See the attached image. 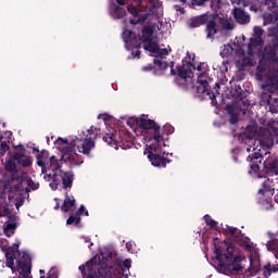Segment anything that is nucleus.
I'll list each match as a JSON object with an SVG mask.
<instances>
[{
	"mask_svg": "<svg viewBox=\"0 0 278 278\" xmlns=\"http://www.w3.org/2000/svg\"><path fill=\"white\" fill-rule=\"evenodd\" d=\"M3 188L7 190V192H12V186L10 185V181L4 182Z\"/></svg>",
	"mask_w": 278,
	"mask_h": 278,
	"instance_id": "nucleus-49",
	"label": "nucleus"
},
{
	"mask_svg": "<svg viewBox=\"0 0 278 278\" xmlns=\"http://www.w3.org/2000/svg\"><path fill=\"white\" fill-rule=\"evenodd\" d=\"M215 255L220 270L230 273V275H238L242 270L244 256L236 253V247L232 243L224 241L215 245Z\"/></svg>",
	"mask_w": 278,
	"mask_h": 278,
	"instance_id": "nucleus-2",
	"label": "nucleus"
},
{
	"mask_svg": "<svg viewBox=\"0 0 278 278\" xmlns=\"http://www.w3.org/2000/svg\"><path fill=\"white\" fill-rule=\"evenodd\" d=\"M225 111L230 116L229 123L230 125H238V110L236 109V105L233 104H227L225 108Z\"/></svg>",
	"mask_w": 278,
	"mask_h": 278,
	"instance_id": "nucleus-28",
	"label": "nucleus"
},
{
	"mask_svg": "<svg viewBox=\"0 0 278 278\" xmlns=\"http://www.w3.org/2000/svg\"><path fill=\"white\" fill-rule=\"evenodd\" d=\"M129 268H131V260H125L122 263V267L117 270L118 278H129ZM79 270L83 278H115L116 270L109 267L108 264L102 263L101 265L94 262V258L88 261L85 265L79 266Z\"/></svg>",
	"mask_w": 278,
	"mask_h": 278,
	"instance_id": "nucleus-3",
	"label": "nucleus"
},
{
	"mask_svg": "<svg viewBox=\"0 0 278 278\" xmlns=\"http://www.w3.org/2000/svg\"><path fill=\"white\" fill-rule=\"evenodd\" d=\"M157 54L159 55H168V50H166V49L160 50V48H159V53Z\"/></svg>",
	"mask_w": 278,
	"mask_h": 278,
	"instance_id": "nucleus-54",
	"label": "nucleus"
},
{
	"mask_svg": "<svg viewBox=\"0 0 278 278\" xmlns=\"http://www.w3.org/2000/svg\"><path fill=\"white\" fill-rule=\"evenodd\" d=\"M92 247H94V243L90 242V244L88 245V249H92Z\"/></svg>",
	"mask_w": 278,
	"mask_h": 278,
	"instance_id": "nucleus-62",
	"label": "nucleus"
},
{
	"mask_svg": "<svg viewBox=\"0 0 278 278\" xmlns=\"http://www.w3.org/2000/svg\"><path fill=\"white\" fill-rule=\"evenodd\" d=\"M194 70V64L190 61L182 60V65L177 66V71L173 67L170 70L172 75H178L181 79H188L190 77V71Z\"/></svg>",
	"mask_w": 278,
	"mask_h": 278,
	"instance_id": "nucleus-14",
	"label": "nucleus"
},
{
	"mask_svg": "<svg viewBox=\"0 0 278 278\" xmlns=\"http://www.w3.org/2000/svg\"><path fill=\"white\" fill-rule=\"evenodd\" d=\"M71 207H75V197L68 195V192H65V199L61 206V211L68 213L71 212Z\"/></svg>",
	"mask_w": 278,
	"mask_h": 278,
	"instance_id": "nucleus-31",
	"label": "nucleus"
},
{
	"mask_svg": "<svg viewBox=\"0 0 278 278\" xmlns=\"http://www.w3.org/2000/svg\"><path fill=\"white\" fill-rule=\"evenodd\" d=\"M195 92L198 94H206V97H210L212 103H216V94L212 93V88L210 87V83L207 80L198 79Z\"/></svg>",
	"mask_w": 278,
	"mask_h": 278,
	"instance_id": "nucleus-16",
	"label": "nucleus"
},
{
	"mask_svg": "<svg viewBox=\"0 0 278 278\" xmlns=\"http://www.w3.org/2000/svg\"><path fill=\"white\" fill-rule=\"evenodd\" d=\"M43 179H46V181H51V179H52V181H53V174H46L43 176Z\"/></svg>",
	"mask_w": 278,
	"mask_h": 278,
	"instance_id": "nucleus-52",
	"label": "nucleus"
},
{
	"mask_svg": "<svg viewBox=\"0 0 278 278\" xmlns=\"http://www.w3.org/2000/svg\"><path fill=\"white\" fill-rule=\"evenodd\" d=\"M103 141L106 142L110 147H115V149H131V142L129 141V135L114 129L110 130L103 137Z\"/></svg>",
	"mask_w": 278,
	"mask_h": 278,
	"instance_id": "nucleus-6",
	"label": "nucleus"
},
{
	"mask_svg": "<svg viewBox=\"0 0 278 278\" xmlns=\"http://www.w3.org/2000/svg\"><path fill=\"white\" fill-rule=\"evenodd\" d=\"M54 210H60V204H56V205L54 206Z\"/></svg>",
	"mask_w": 278,
	"mask_h": 278,
	"instance_id": "nucleus-63",
	"label": "nucleus"
},
{
	"mask_svg": "<svg viewBox=\"0 0 278 278\" xmlns=\"http://www.w3.org/2000/svg\"><path fill=\"white\" fill-rule=\"evenodd\" d=\"M153 68H155V66H153V64H149L148 66H143L142 71H144L147 73L149 71H153Z\"/></svg>",
	"mask_w": 278,
	"mask_h": 278,
	"instance_id": "nucleus-51",
	"label": "nucleus"
},
{
	"mask_svg": "<svg viewBox=\"0 0 278 278\" xmlns=\"http://www.w3.org/2000/svg\"><path fill=\"white\" fill-rule=\"evenodd\" d=\"M116 2L118 3V5H125V0H116Z\"/></svg>",
	"mask_w": 278,
	"mask_h": 278,
	"instance_id": "nucleus-57",
	"label": "nucleus"
},
{
	"mask_svg": "<svg viewBox=\"0 0 278 278\" xmlns=\"http://www.w3.org/2000/svg\"><path fill=\"white\" fill-rule=\"evenodd\" d=\"M110 14L113 18H123L127 14V10L123 7L112 4L110 8Z\"/></svg>",
	"mask_w": 278,
	"mask_h": 278,
	"instance_id": "nucleus-30",
	"label": "nucleus"
},
{
	"mask_svg": "<svg viewBox=\"0 0 278 278\" xmlns=\"http://www.w3.org/2000/svg\"><path fill=\"white\" fill-rule=\"evenodd\" d=\"M267 103L269 105V112H271V114H277L278 113L277 106L270 104V100H267Z\"/></svg>",
	"mask_w": 278,
	"mask_h": 278,
	"instance_id": "nucleus-43",
	"label": "nucleus"
},
{
	"mask_svg": "<svg viewBox=\"0 0 278 278\" xmlns=\"http://www.w3.org/2000/svg\"><path fill=\"white\" fill-rule=\"evenodd\" d=\"M85 216H89V213H88V211L85 208Z\"/></svg>",
	"mask_w": 278,
	"mask_h": 278,
	"instance_id": "nucleus-64",
	"label": "nucleus"
},
{
	"mask_svg": "<svg viewBox=\"0 0 278 278\" xmlns=\"http://www.w3.org/2000/svg\"><path fill=\"white\" fill-rule=\"evenodd\" d=\"M58 141L61 142L62 144H67L66 147H70L71 144V142H68V139L59 138Z\"/></svg>",
	"mask_w": 278,
	"mask_h": 278,
	"instance_id": "nucleus-53",
	"label": "nucleus"
},
{
	"mask_svg": "<svg viewBox=\"0 0 278 278\" xmlns=\"http://www.w3.org/2000/svg\"><path fill=\"white\" fill-rule=\"evenodd\" d=\"M4 168L8 173H11L10 180L14 181V179H18V169H16V163L14 161H7Z\"/></svg>",
	"mask_w": 278,
	"mask_h": 278,
	"instance_id": "nucleus-29",
	"label": "nucleus"
},
{
	"mask_svg": "<svg viewBox=\"0 0 278 278\" xmlns=\"http://www.w3.org/2000/svg\"><path fill=\"white\" fill-rule=\"evenodd\" d=\"M271 3V8H277V1L275 0H265V5H270Z\"/></svg>",
	"mask_w": 278,
	"mask_h": 278,
	"instance_id": "nucleus-48",
	"label": "nucleus"
},
{
	"mask_svg": "<svg viewBox=\"0 0 278 278\" xmlns=\"http://www.w3.org/2000/svg\"><path fill=\"white\" fill-rule=\"evenodd\" d=\"M278 43L265 46L263 59L256 67V79L265 81L268 92H273L278 84Z\"/></svg>",
	"mask_w": 278,
	"mask_h": 278,
	"instance_id": "nucleus-1",
	"label": "nucleus"
},
{
	"mask_svg": "<svg viewBox=\"0 0 278 278\" xmlns=\"http://www.w3.org/2000/svg\"><path fill=\"white\" fill-rule=\"evenodd\" d=\"M218 22H216V18L212 17L211 20L208 18L206 22V27H205V34L207 40H214V36L218 34Z\"/></svg>",
	"mask_w": 278,
	"mask_h": 278,
	"instance_id": "nucleus-20",
	"label": "nucleus"
},
{
	"mask_svg": "<svg viewBox=\"0 0 278 278\" xmlns=\"http://www.w3.org/2000/svg\"><path fill=\"white\" fill-rule=\"evenodd\" d=\"M33 151L34 153H40V150H38V148H34Z\"/></svg>",
	"mask_w": 278,
	"mask_h": 278,
	"instance_id": "nucleus-59",
	"label": "nucleus"
},
{
	"mask_svg": "<svg viewBox=\"0 0 278 278\" xmlns=\"http://www.w3.org/2000/svg\"><path fill=\"white\" fill-rule=\"evenodd\" d=\"M10 242L7 239H0V249L5 254L7 266L14 270V260H16V254L18 253V247H21V242L9 245Z\"/></svg>",
	"mask_w": 278,
	"mask_h": 278,
	"instance_id": "nucleus-9",
	"label": "nucleus"
},
{
	"mask_svg": "<svg viewBox=\"0 0 278 278\" xmlns=\"http://www.w3.org/2000/svg\"><path fill=\"white\" fill-rule=\"evenodd\" d=\"M76 149H78V152L83 153V155H90V152L94 149L93 137L87 136L84 140L75 137L70 146L63 148L62 160L72 166H81L84 159H81V155L77 154Z\"/></svg>",
	"mask_w": 278,
	"mask_h": 278,
	"instance_id": "nucleus-4",
	"label": "nucleus"
},
{
	"mask_svg": "<svg viewBox=\"0 0 278 278\" xmlns=\"http://www.w3.org/2000/svg\"><path fill=\"white\" fill-rule=\"evenodd\" d=\"M52 173H56V177L62 181L63 190L73 188L74 176L72 172H64L61 168L54 169Z\"/></svg>",
	"mask_w": 278,
	"mask_h": 278,
	"instance_id": "nucleus-15",
	"label": "nucleus"
},
{
	"mask_svg": "<svg viewBox=\"0 0 278 278\" xmlns=\"http://www.w3.org/2000/svg\"><path fill=\"white\" fill-rule=\"evenodd\" d=\"M61 180L60 177H58V172H53V182L50 184L51 190H58V186H60Z\"/></svg>",
	"mask_w": 278,
	"mask_h": 278,
	"instance_id": "nucleus-38",
	"label": "nucleus"
},
{
	"mask_svg": "<svg viewBox=\"0 0 278 278\" xmlns=\"http://www.w3.org/2000/svg\"><path fill=\"white\" fill-rule=\"evenodd\" d=\"M48 278H59L58 270L51 269V270L48 273Z\"/></svg>",
	"mask_w": 278,
	"mask_h": 278,
	"instance_id": "nucleus-45",
	"label": "nucleus"
},
{
	"mask_svg": "<svg viewBox=\"0 0 278 278\" xmlns=\"http://www.w3.org/2000/svg\"><path fill=\"white\" fill-rule=\"evenodd\" d=\"M264 47V39L261 37H252L250 38V42L248 45V55H253L257 53L260 49Z\"/></svg>",
	"mask_w": 278,
	"mask_h": 278,
	"instance_id": "nucleus-23",
	"label": "nucleus"
},
{
	"mask_svg": "<svg viewBox=\"0 0 278 278\" xmlns=\"http://www.w3.org/2000/svg\"><path fill=\"white\" fill-rule=\"evenodd\" d=\"M42 175H47V170H51V164L40 166Z\"/></svg>",
	"mask_w": 278,
	"mask_h": 278,
	"instance_id": "nucleus-44",
	"label": "nucleus"
},
{
	"mask_svg": "<svg viewBox=\"0 0 278 278\" xmlns=\"http://www.w3.org/2000/svg\"><path fill=\"white\" fill-rule=\"evenodd\" d=\"M137 125L143 129L146 134L150 135V140H154V142H164V135L155 121L141 118L137 121Z\"/></svg>",
	"mask_w": 278,
	"mask_h": 278,
	"instance_id": "nucleus-7",
	"label": "nucleus"
},
{
	"mask_svg": "<svg viewBox=\"0 0 278 278\" xmlns=\"http://www.w3.org/2000/svg\"><path fill=\"white\" fill-rule=\"evenodd\" d=\"M205 1L210 0H192V5H203Z\"/></svg>",
	"mask_w": 278,
	"mask_h": 278,
	"instance_id": "nucleus-47",
	"label": "nucleus"
},
{
	"mask_svg": "<svg viewBox=\"0 0 278 278\" xmlns=\"http://www.w3.org/2000/svg\"><path fill=\"white\" fill-rule=\"evenodd\" d=\"M83 239H85V242H90V238L88 237H83Z\"/></svg>",
	"mask_w": 278,
	"mask_h": 278,
	"instance_id": "nucleus-60",
	"label": "nucleus"
},
{
	"mask_svg": "<svg viewBox=\"0 0 278 278\" xmlns=\"http://www.w3.org/2000/svg\"><path fill=\"white\" fill-rule=\"evenodd\" d=\"M154 64L157 66L161 71H166L168 68V62L163 61L162 56H157L154 59Z\"/></svg>",
	"mask_w": 278,
	"mask_h": 278,
	"instance_id": "nucleus-36",
	"label": "nucleus"
},
{
	"mask_svg": "<svg viewBox=\"0 0 278 278\" xmlns=\"http://www.w3.org/2000/svg\"><path fill=\"white\" fill-rule=\"evenodd\" d=\"M266 249L267 251H269L275 255L276 260H278V240L277 239H271L270 241H268L266 243Z\"/></svg>",
	"mask_w": 278,
	"mask_h": 278,
	"instance_id": "nucleus-35",
	"label": "nucleus"
},
{
	"mask_svg": "<svg viewBox=\"0 0 278 278\" xmlns=\"http://www.w3.org/2000/svg\"><path fill=\"white\" fill-rule=\"evenodd\" d=\"M8 151H10V146L8 144V142H1L0 144V155L1 157H3V155H5V153H8Z\"/></svg>",
	"mask_w": 278,
	"mask_h": 278,
	"instance_id": "nucleus-40",
	"label": "nucleus"
},
{
	"mask_svg": "<svg viewBox=\"0 0 278 278\" xmlns=\"http://www.w3.org/2000/svg\"><path fill=\"white\" fill-rule=\"evenodd\" d=\"M263 166L267 175H278V162L274 159H267L264 161Z\"/></svg>",
	"mask_w": 278,
	"mask_h": 278,
	"instance_id": "nucleus-25",
	"label": "nucleus"
},
{
	"mask_svg": "<svg viewBox=\"0 0 278 278\" xmlns=\"http://www.w3.org/2000/svg\"><path fill=\"white\" fill-rule=\"evenodd\" d=\"M250 12H254L255 14H257V12H260V7H257V4H251Z\"/></svg>",
	"mask_w": 278,
	"mask_h": 278,
	"instance_id": "nucleus-46",
	"label": "nucleus"
},
{
	"mask_svg": "<svg viewBox=\"0 0 278 278\" xmlns=\"http://www.w3.org/2000/svg\"><path fill=\"white\" fill-rule=\"evenodd\" d=\"M142 43L143 49L149 51V53H160V46L154 42L153 38H146L143 41H141V45Z\"/></svg>",
	"mask_w": 278,
	"mask_h": 278,
	"instance_id": "nucleus-26",
	"label": "nucleus"
},
{
	"mask_svg": "<svg viewBox=\"0 0 278 278\" xmlns=\"http://www.w3.org/2000/svg\"><path fill=\"white\" fill-rule=\"evenodd\" d=\"M247 277H255L257 273H262L263 276H258L257 278H268L273 273H278V264L270 265V263H267L263 268H260V261L253 258H250V268L248 269Z\"/></svg>",
	"mask_w": 278,
	"mask_h": 278,
	"instance_id": "nucleus-8",
	"label": "nucleus"
},
{
	"mask_svg": "<svg viewBox=\"0 0 278 278\" xmlns=\"http://www.w3.org/2000/svg\"><path fill=\"white\" fill-rule=\"evenodd\" d=\"M162 147L161 142L151 143L149 149V161L151 162L152 166H156L157 168H166V164H170V160L160 155L156 151Z\"/></svg>",
	"mask_w": 278,
	"mask_h": 278,
	"instance_id": "nucleus-10",
	"label": "nucleus"
},
{
	"mask_svg": "<svg viewBox=\"0 0 278 278\" xmlns=\"http://www.w3.org/2000/svg\"><path fill=\"white\" fill-rule=\"evenodd\" d=\"M127 10L130 14L134 15V18L130 20V25H138V23H143V21L149 18L148 14H140L138 8L134 5H128Z\"/></svg>",
	"mask_w": 278,
	"mask_h": 278,
	"instance_id": "nucleus-22",
	"label": "nucleus"
},
{
	"mask_svg": "<svg viewBox=\"0 0 278 278\" xmlns=\"http://www.w3.org/2000/svg\"><path fill=\"white\" fill-rule=\"evenodd\" d=\"M123 40L126 45H129V47H136V43L138 41L135 42L134 38H136V35H134V33L129 29H125L123 31ZM135 42V43H134Z\"/></svg>",
	"mask_w": 278,
	"mask_h": 278,
	"instance_id": "nucleus-33",
	"label": "nucleus"
},
{
	"mask_svg": "<svg viewBox=\"0 0 278 278\" xmlns=\"http://www.w3.org/2000/svg\"><path fill=\"white\" fill-rule=\"evenodd\" d=\"M14 215H11L10 217H9V220H11V223H12V220H14Z\"/></svg>",
	"mask_w": 278,
	"mask_h": 278,
	"instance_id": "nucleus-61",
	"label": "nucleus"
},
{
	"mask_svg": "<svg viewBox=\"0 0 278 278\" xmlns=\"http://www.w3.org/2000/svg\"><path fill=\"white\" fill-rule=\"evenodd\" d=\"M204 220H205V224L211 228V229H215L216 231V227H218V222L214 220L212 218V216L210 215H204Z\"/></svg>",
	"mask_w": 278,
	"mask_h": 278,
	"instance_id": "nucleus-37",
	"label": "nucleus"
},
{
	"mask_svg": "<svg viewBox=\"0 0 278 278\" xmlns=\"http://www.w3.org/2000/svg\"><path fill=\"white\" fill-rule=\"evenodd\" d=\"M153 36V28L146 26L142 28V38H139L138 42L135 45V49H140L142 47V41L146 38H151Z\"/></svg>",
	"mask_w": 278,
	"mask_h": 278,
	"instance_id": "nucleus-32",
	"label": "nucleus"
},
{
	"mask_svg": "<svg viewBox=\"0 0 278 278\" xmlns=\"http://www.w3.org/2000/svg\"><path fill=\"white\" fill-rule=\"evenodd\" d=\"M257 140L262 149H273V147H275V137L273 132L266 128L260 129Z\"/></svg>",
	"mask_w": 278,
	"mask_h": 278,
	"instance_id": "nucleus-13",
	"label": "nucleus"
},
{
	"mask_svg": "<svg viewBox=\"0 0 278 278\" xmlns=\"http://www.w3.org/2000/svg\"><path fill=\"white\" fill-rule=\"evenodd\" d=\"M225 233L231 236V238H235V240H237L241 247L251 249V239H249V237H244V235H242V230H239L236 227L226 226Z\"/></svg>",
	"mask_w": 278,
	"mask_h": 278,
	"instance_id": "nucleus-12",
	"label": "nucleus"
},
{
	"mask_svg": "<svg viewBox=\"0 0 278 278\" xmlns=\"http://www.w3.org/2000/svg\"><path fill=\"white\" fill-rule=\"evenodd\" d=\"M51 166L52 173L54 170H58V168H61L60 160H58L55 156L49 157V151L42 150L38 155H37V165L39 166Z\"/></svg>",
	"mask_w": 278,
	"mask_h": 278,
	"instance_id": "nucleus-11",
	"label": "nucleus"
},
{
	"mask_svg": "<svg viewBox=\"0 0 278 278\" xmlns=\"http://www.w3.org/2000/svg\"><path fill=\"white\" fill-rule=\"evenodd\" d=\"M21 152H14L13 160H15L17 164H21L23 168H29V166H31V157L25 155V148H23V146H21Z\"/></svg>",
	"mask_w": 278,
	"mask_h": 278,
	"instance_id": "nucleus-21",
	"label": "nucleus"
},
{
	"mask_svg": "<svg viewBox=\"0 0 278 278\" xmlns=\"http://www.w3.org/2000/svg\"><path fill=\"white\" fill-rule=\"evenodd\" d=\"M274 201H275V203H277V205H278V193L274 197Z\"/></svg>",
	"mask_w": 278,
	"mask_h": 278,
	"instance_id": "nucleus-58",
	"label": "nucleus"
},
{
	"mask_svg": "<svg viewBox=\"0 0 278 278\" xmlns=\"http://www.w3.org/2000/svg\"><path fill=\"white\" fill-rule=\"evenodd\" d=\"M16 223H10L7 222L3 226V232L7 236V238H12V236H14V233H16Z\"/></svg>",
	"mask_w": 278,
	"mask_h": 278,
	"instance_id": "nucleus-34",
	"label": "nucleus"
},
{
	"mask_svg": "<svg viewBox=\"0 0 278 278\" xmlns=\"http://www.w3.org/2000/svg\"><path fill=\"white\" fill-rule=\"evenodd\" d=\"M248 162H250V168L254 175L260 174V165L262 164V160H264V156L260 152H254L248 156Z\"/></svg>",
	"mask_w": 278,
	"mask_h": 278,
	"instance_id": "nucleus-17",
	"label": "nucleus"
},
{
	"mask_svg": "<svg viewBox=\"0 0 278 278\" xmlns=\"http://www.w3.org/2000/svg\"><path fill=\"white\" fill-rule=\"evenodd\" d=\"M135 58H137L138 60H140V50H136V51H135Z\"/></svg>",
	"mask_w": 278,
	"mask_h": 278,
	"instance_id": "nucleus-56",
	"label": "nucleus"
},
{
	"mask_svg": "<svg viewBox=\"0 0 278 278\" xmlns=\"http://www.w3.org/2000/svg\"><path fill=\"white\" fill-rule=\"evenodd\" d=\"M163 131H164V134H166V136H170V134L175 132V127H173L170 124H166L163 127Z\"/></svg>",
	"mask_w": 278,
	"mask_h": 278,
	"instance_id": "nucleus-42",
	"label": "nucleus"
},
{
	"mask_svg": "<svg viewBox=\"0 0 278 278\" xmlns=\"http://www.w3.org/2000/svg\"><path fill=\"white\" fill-rule=\"evenodd\" d=\"M85 212H86V206L81 204L78 211L70 214V217L66 220V225L75 224L76 227H81V216H84Z\"/></svg>",
	"mask_w": 278,
	"mask_h": 278,
	"instance_id": "nucleus-19",
	"label": "nucleus"
},
{
	"mask_svg": "<svg viewBox=\"0 0 278 278\" xmlns=\"http://www.w3.org/2000/svg\"><path fill=\"white\" fill-rule=\"evenodd\" d=\"M232 14L236 23H239V25L251 23V15L241 8H235Z\"/></svg>",
	"mask_w": 278,
	"mask_h": 278,
	"instance_id": "nucleus-18",
	"label": "nucleus"
},
{
	"mask_svg": "<svg viewBox=\"0 0 278 278\" xmlns=\"http://www.w3.org/2000/svg\"><path fill=\"white\" fill-rule=\"evenodd\" d=\"M210 20V15L202 14L190 18V27L197 28L201 27V25H206Z\"/></svg>",
	"mask_w": 278,
	"mask_h": 278,
	"instance_id": "nucleus-27",
	"label": "nucleus"
},
{
	"mask_svg": "<svg viewBox=\"0 0 278 278\" xmlns=\"http://www.w3.org/2000/svg\"><path fill=\"white\" fill-rule=\"evenodd\" d=\"M28 186L31 188V190H38V188H40V185L34 181L29 182Z\"/></svg>",
	"mask_w": 278,
	"mask_h": 278,
	"instance_id": "nucleus-50",
	"label": "nucleus"
},
{
	"mask_svg": "<svg viewBox=\"0 0 278 278\" xmlns=\"http://www.w3.org/2000/svg\"><path fill=\"white\" fill-rule=\"evenodd\" d=\"M17 268L22 271V275L29 277L31 275V258L27 256V260L25 261H16Z\"/></svg>",
	"mask_w": 278,
	"mask_h": 278,
	"instance_id": "nucleus-24",
	"label": "nucleus"
},
{
	"mask_svg": "<svg viewBox=\"0 0 278 278\" xmlns=\"http://www.w3.org/2000/svg\"><path fill=\"white\" fill-rule=\"evenodd\" d=\"M275 194V180L267 178L263 184L262 188L257 191L256 202L268 212L273 210V195Z\"/></svg>",
	"mask_w": 278,
	"mask_h": 278,
	"instance_id": "nucleus-5",
	"label": "nucleus"
},
{
	"mask_svg": "<svg viewBox=\"0 0 278 278\" xmlns=\"http://www.w3.org/2000/svg\"><path fill=\"white\" fill-rule=\"evenodd\" d=\"M254 35L253 38H262L264 36V29H262V27L260 26H255L253 28Z\"/></svg>",
	"mask_w": 278,
	"mask_h": 278,
	"instance_id": "nucleus-41",
	"label": "nucleus"
},
{
	"mask_svg": "<svg viewBox=\"0 0 278 278\" xmlns=\"http://www.w3.org/2000/svg\"><path fill=\"white\" fill-rule=\"evenodd\" d=\"M265 23H277L278 21V13H269L267 16L264 17Z\"/></svg>",
	"mask_w": 278,
	"mask_h": 278,
	"instance_id": "nucleus-39",
	"label": "nucleus"
},
{
	"mask_svg": "<svg viewBox=\"0 0 278 278\" xmlns=\"http://www.w3.org/2000/svg\"><path fill=\"white\" fill-rule=\"evenodd\" d=\"M126 249L127 251L131 252V249H134V245L131 244V242L126 243Z\"/></svg>",
	"mask_w": 278,
	"mask_h": 278,
	"instance_id": "nucleus-55",
	"label": "nucleus"
}]
</instances>
